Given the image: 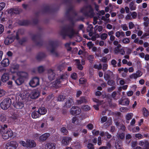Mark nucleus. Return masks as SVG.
<instances>
[{
  "mask_svg": "<svg viewBox=\"0 0 149 149\" xmlns=\"http://www.w3.org/2000/svg\"><path fill=\"white\" fill-rule=\"evenodd\" d=\"M26 142L27 143V148H33L36 146V144L33 140L27 139Z\"/></svg>",
  "mask_w": 149,
  "mask_h": 149,
  "instance_id": "ddd939ff",
  "label": "nucleus"
},
{
  "mask_svg": "<svg viewBox=\"0 0 149 149\" xmlns=\"http://www.w3.org/2000/svg\"><path fill=\"white\" fill-rule=\"evenodd\" d=\"M6 132L8 136H9V137L14 138L15 137V136L13 135V131L10 128H8V129Z\"/></svg>",
  "mask_w": 149,
  "mask_h": 149,
  "instance_id": "cd10ccee",
  "label": "nucleus"
},
{
  "mask_svg": "<svg viewBox=\"0 0 149 149\" xmlns=\"http://www.w3.org/2000/svg\"><path fill=\"white\" fill-rule=\"evenodd\" d=\"M56 144L52 143H47L45 146L46 149H55Z\"/></svg>",
  "mask_w": 149,
  "mask_h": 149,
  "instance_id": "a211bd4d",
  "label": "nucleus"
},
{
  "mask_svg": "<svg viewBox=\"0 0 149 149\" xmlns=\"http://www.w3.org/2000/svg\"><path fill=\"white\" fill-rule=\"evenodd\" d=\"M133 116V114L131 113H128L126 116V119L127 120H130Z\"/></svg>",
  "mask_w": 149,
  "mask_h": 149,
  "instance_id": "79ce46f5",
  "label": "nucleus"
},
{
  "mask_svg": "<svg viewBox=\"0 0 149 149\" xmlns=\"http://www.w3.org/2000/svg\"><path fill=\"white\" fill-rule=\"evenodd\" d=\"M94 58V56L93 55H89L87 59L91 63H92L93 62V59Z\"/></svg>",
  "mask_w": 149,
  "mask_h": 149,
  "instance_id": "37998d69",
  "label": "nucleus"
},
{
  "mask_svg": "<svg viewBox=\"0 0 149 149\" xmlns=\"http://www.w3.org/2000/svg\"><path fill=\"white\" fill-rule=\"evenodd\" d=\"M70 77L72 79L76 80L77 77V74L76 73L74 72L71 74Z\"/></svg>",
  "mask_w": 149,
  "mask_h": 149,
  "instance_id": "de8ad7c7",
  "label": "nucleus"
},
{
  "mask_svg": "<svg viewBox=\"0 0 149 149\" xmlns=\"http://www.w3.org/2000/svg\"><path fill=\"white\" fill-rule=\"evenodd\" d=\"M47 110L44 107H41L38 110V113L40 115H44L47 112Z\"/></svg>",
  "mask_w": 149,
  "mask_h": 149,
  "instance_id": "393cba45",
  "label": "nucleus"
},
{
  "mask_svg": "<svg viewBox=\"0 0 149 149\" xmlns=\"http://www.w3.org/2000/svg\"><path fill=\"white\" fill-rule=\"evenodd\" d=\"M6 120V116L3 113L0 114V121L2 122H4Z\"/></svg>",
  "mask_w": 149,
  "mask_h": 149,
  "instance_id": "473e14b6",
  "label": "nucleus"
},
{
  "mask_svg": "<svg viewBox=\"0 0 149 149\" xmlns=\"http://www.w3.org/2000/svg\"><path fill=\"white\" fill-rule=\"evenodd\" d=\"M87 147L88 149H94V145L91 143H88L87 145Z\"/></svg>",
  "mask_w": 149,
  "mask_h": 149,
  "instance_id": "8fccbe9b",
  "label": "nucleus"
},
{
  "mask_svg": "<svg viewBox=\"0 0 149 149\" xmlns=\"http://www.w3.org/2000/svg\"><path fill=\"white\" fill-rule=\"evenodd\" d=\"M73 103V100L72 98L69 97L64 104L63 107L68 108H70L72 105Z\"/></svg>",
  "mask_w": 149,
  "mask_h": 149,
  "instance_id": "0eeeda50",
  "label": "nucleus"
},
{
  "mask_svg": "<svg viewBox=\"0 0 149 149\" xmlns=\"http://www.w3.org/2000/svg\"><path fill=\"white\" fill-rule=\"evenodd\" d=\"M61 131L63 133V135H66L68 134V132L67 130L65 127H63L61 128Z\"/></svg>",
  "mask_w": 149,
  "mask_h": 149,
  "instance_id": "f704fd0d",
  "label": "nucleus"
},
{
  "mask_svg": "<svg viewBox=\"0 0 149 149\" xmlns=\"http://www.w3.org/2000/svg\"><path fill=\"white\" fill-rule=\"evenodd\" d=\"M111 64L113 65L114 67H116V64L117 62L115 59H112L111 62Z\"/></svg>",
  "mask_w": 149,
  "mask_h": 149,
  "instance_id": "774afa93",
  "label": "nucleus"
},
{
  "mask_svg": "<svg viewBox=\"0 0 149 149\" xmlns=\"http://www.w3.org/2000/svg\"><path fill=\"white\" fill-rule=\"evenodd\" d=\"M129 7L131 10H135L136 8V6L134 5V3L133 2H131L130 3Z\"/></svg>",
  "mask_w": 149,
  "mask_h": 149,
  "instance_id": "72a5a7b5",
  "label": "nucleus"
},
{
  "mask_svg": "<svg viewBox=\"0 0 149 149\" xmlns=\"http://www.w3.org/2000/svg\"><path fill=\"white\" fill-rule=\"evenodd\" d=\"M107 84L109 86H113L115 84V82L112 79H109L108 80Z\"/></svg>",
  "mask_w": 149,
  "mask_h": 149,
  "instance_id": "e433bc0d",
  "label": "nucleus"
},
{
  "mask_svg": "<svg viewBox=\"0 0 149 149\" xmlns=\"http://www.w3.org/2000/svg\"><path fill=\"white\" fill-rule=\"evenodd\" d=\"M93 26L92 24H90L88 25L86 31L87 32L93 30Z\"/></svg>",
  "mask_w": 149,
  "mask_h": 149,
  "instance_id": "864d4df0",
  "label": "nucleus"
},
{
  "mask_svg": "<svg viewBox=\"0 0 149 149\" xmlns=\"http://www.w3.org/2000/svg\"><path fill=\"white\" fill-rule=\"evenodd\" d=\"M50 136L49 133H45L40 136L39 139L40 141L43 142L46 141Z\"/></svg>",
  "mask_w": 149,
  "mask_h": 149,
  "instance_id": "4468645a",
  "label": "nucleus"
},
{
  "mask_svg": "<svg viewBox=\"0 0 149 149\" xmlns=\"http://www.w3.org/2000/svg\"><path fill=\"white\" fill-rule=\"evenodd\" d=\"M104 77L106 81H108L110 77L109 74H107L105 73L104 75Z\"/></svg>",
  "mask_w": 149,
  "mask_h": 149,
  "instance_id": "e2e57ef3",
  "label": "nucleus"
},
{
  "mask_svg": "<svg viewBox=\"0 0 149 149\" xmlns=\"http://www.w3.org/2000/svg\"><path fill=\"white\" fill-rule=\"evenodd\" d=\"M123 42L124 43H128L130 42V40L129 38H124L123 40Z\"/></svg>",
  "mask_w": 149,
  "mask_h": 149,
  "instance_id": "052dcab7",
  "label": "nucleus"
},
{
  "mask_svg": "<svg viewBox=\"0 0 149 149\" xmlns=\"http://www.w3.org/2000/svg\"><path fill=\"white\" fill-rule=\"evenodd\" d=\"M82 108L84 110L86 111L89 110L91 109L90 107L87 105H84V106Z\"/></svg>",
  "mask_w": 149,
  "mask_h": 149,
  "instance_id": "13d9d810",
  "label": "nucleus"
},
{
  "mask_svg": "<svg viewBox=\"0 0 149 149\" xmlns=\"http://www.w3.org/2000/svg\"><path fill=\"white\" fill-rule=\"evenodd\" d=\"M12 79L14 80L15 83L18 86H19L22 84L24 82V79L18 77L17 78V77L13 75L12 77Z\"/></svg>",
  "mask_w": 149,
  "mask_h": 149,
  "instance_id": "423d86ee",
  "label": "nucleus"
},
{
  "mask_svg": "<svg viewBox=\"0 0 149 149\" xmlns=\"http://www.w3.org/2000/svg\"><path fill=\"white\" fill-rule=\"evenodd\" d=\"M139 145L143 147V149H149V143L147 141H141L139 143Z\"/></svg>",
  "mask_w": 149,
  "mask_h": 149,
  "instance_id": "9b49d317",
  "label": "nucleus"
},
{
  "mask_svg": "<svg viewBox=\"0 0 149 149\" xmlns=\"http://www.w3.org/2000/svg\"><path fill=\"white\" fill-rule=\"evenodd\" d=\"M81 13H84V15L86 16H88V12L86 11L85 8H82L80 10Z\"/></svg>",
  "mask_w": 149,
  "mask_h": 149,
  "instance_id": "ea45409f",
  "label": "nucleus"
},
{
  "mask_svg": "<svg viewBox=\"0 0 149 149\" xmlns=\"http://www.w3.org/2000/svg\"><path fill=\"white\" fill-rule=\"evenodd\" d=\"M61 83V81H60V79H57L54 82V84L55 86H58V85H60Z\"/></svg>",
  "mask_w": 149,
  "mask_h": 149,
  "instance_id": "603ef678",
  "label": "nucleus"
},
{
  "mask_svg": "<svg viewBox=\"0 0 149 149\" xmlns=\"http://www.w3.org/2000/svg\"><path fill=\"white\" fill-rule=\"evenodd\" d=\"M19 143L23 146L27 148V143H26L24 141H20L19 142Z\"/></svg>",
  "mask_w": 149,
  "mask_h": 149,
  "instance_id": "680f3d73",
  "label": "nucleus"
},
{
  "mask_svg": "<svg viewBox=\"0 0 149 149\" xmlns=\"http://www.w3.org/2000/svg\"><path fill=\"white\" fill-rule=\"evenodd\" d=\"M19 68V65L18 64H16L13 65L10 69V71L11 73H14L17 72Z\"/></svg>",
  "mask_w": 149,
  "mask_h": 149,
  "instance_id": "dca6fc26",
  "label": "nucleus"
},
{
  "mask_svg": "<svg viewBox=\"0 0 149 149\" xmlns=\"http://www.w3.org/2000/svg\"><path fill=\"white\" fill-rule=\"evenodd\" d=\"M20 38H15V40H16L21 45H22L27 41V38H22V39H20Z\"/></svg>",
  "mask_w": 149,
  "mask_h": 149,
  "instance_id": "aec40b11",
  "label": "nucleus"
},
{
  "mask_svg": "<svg viewBox=\"0 0 149 149\" xmlns=\"http://www.w3.org/2000/svg\"><path fill=\"white\" fill-rule=\"evenodd\" d=\"M31 98L32 99H35L37 98V92H35L32 93L31 96Z\"/></svg>",
  "mask_w": 149,
  "mask_h": 149,
  "instance_id": "49530a36",
  "label": "nucleus"
},
{
  "mask_svg": "<svg viewBox=\"0 0 149 149\" xmlns=\"http://www.w3.org/2000/svg\"><path fill=\"white\" fill-rule=\"evenodd\" d=\"M131 15L132 18L134 19H135L136 18L137 14L136 12H133L131 14Z\"/></svg>",
  "mask_w": 149,
  "mask_h": 149,
  "instance_id": "69168bd1",
  "label": "nucleus"
},
{
  "mask_svg": "<svg viewBox=\"0 0 149 149\" xmlns=\"http://www.w3.org/2000/svg\"><path fill=\"white\" fill-rule=\"evenodd\" d=\"M73 7L72 6H70V8H69L68 9H67L66 10L65 15H70V12H72L73 10Z\"/></svg>",
  "mask_w": 149,
  "mask_h": 149,
  "instance_id": "58836bf2",
  "label": "nucleus"
},
{
  "mask_svg": "<svg viewBox=\"0 0 149 149\" xmlns=\"http://www.w3.org/2000/svg\"><path fill=\"white\" fill-rule=\"evenodd\" d=\"M72 22V26L69 25L67 27H63L60 31V34L63 37L68 36V37H72L75 35H77L79 34V31L75 30L74 29V23L73 22Z\"/></svg>",
  "mask_w": 149,
  "mask_h": 149,
  "instance_id": "f257e3e1",
  "label": "nucleus"
},
{
  "mask_svg": "<svg viewBox=\"0 0 149 149\" xmlns=\"http://www.w3.org/2000/svg\"><path fill=\"white\" fill-rule=\"evenodd\" d=\"M59 42L56 41L50 40L48 42L49 45L52 48L50 50V52L52 54H54L56 56H58V54L55 51V49L59 45Z\"/></svg>",
  "mask_w": 149,
  "mask_h": 149,
  "instance_id": "7ed1b4c3",
  "label": "nucleus"
},
{
  "mask_svg": "<svg viewBox=\"0 0 149 149\" xmlns=\"http://www.w3.org/2000/svg\"><path fill=\"white\" fill-rule=\"evenodd\" d=\"M1 63L3 67H5L9 65V61L8 58H5L1 61Z\"/></svg>",
  "mask_w": 149,
  "mask_h": 149,
  "instance_id": "b1692460",
  "label": "nucleus"
},
{
  "mask_svg": "<svg viewBox=\"0 0 149 149\" xmlns=\"http://www.w3.org/2000/svg\"><path fill=\"white\" fill-rule=\"evenodd\" d=\"M14 40L15 38H5L4 43L6 45H8L12 43Z\"/></svg>",
  "mask_w": 149,
  "mask_h": 149,
  "instance_id": "4be33fe9",
  "label": "nucleus"
},
{
  "mask_svg": "<svg viewBox=\"0 0 149 149\" xmlns=\"http://www.w3.org/2000/svg\"><path fill=\"white\" fill-rule=\"evenodd\" d=\"M130 101L129 100H123V102L122 104V105L127 106L129 104Z\"/></svg>",
  "mask_w": 149,
  "mask_h": 149,
  "instance_id": "6e6d98bb",
  "label": "nucleus"
},
{
  "mask_svg": "<svg viewBox=\"0 0 149 149\" xmlns=\"http://www.w3.org/2000/svg\"><path fill=\"white\" fill-rule=\"evenodd\" d=\"M45 70V68L43 66H40L38 67V72L41 73Z\"/></svg>",
  "mask_w": 149,
  "mask_h": 149,
  "instance_id": "a19ab883",
  "label": "nucleus"
},
{
  "mask_svg": "<svg viewBox=\"0 0 149 149\" xmlns=\"http://www.w3.org/2000/svg\"><path fill=\"white\" fill-rule=\"evenodd\" d=\"M13 106L17 109H21L24 107V104L22 102H16L13 104Z\"/></svg>",
  "mask_w": 149,
  "mask_h": 149,
  "instance_id": "5701e85b",
  "label": "nucleus"
},
{
  "mask_svg": "<svg viewBox=\"0 0 149 149\" xmlns=\"http://www.w3.org/2000/svg\"><path fill=\"white\" fill-rule=\"evenodd\" d=\"M29 84L32 87H34L36 86H37V82L35 84V82L33 79H32L30 81Z\"/></svg>",
  "mask_w": 149,
  "mask_h": 149,
  "instance_id": "4c0bfd02",
  "label": "nucleus"
},
{
  "mask_svg": "<svg viewBox=\"0 0 149 149\" xmlns=\"http://www.w3.org/2000/svg\"><path fill=\"white\" fill-rule=\"evenodd\" d=\"M86 79L84 78H81L79 80V83L82 84L86 83Z\"/></svg>",
  "mask_w": 149,
  "mask_h": 149,
  "instance_id": "a18cd8bd",
  "label": "nucleus"
},
{
  "mask_svg": "<svg viewBox=\"0 0 149 149\" xmlns=\"http://www.w3.org/2000/svg\"><path fill=\"white\" fill-rule=\"evenodd\" d=\"M77 103L78 104H80L83 103H86L88 101L86 97L82 96L80 97L79 100H77Z\"/></svg>",
  "mask_w": 149,
  "mask_h": 149,
  "instance_id": "6ab92c4d",
  "label": "nucleus"
},
{
  "mask_svg": "<svg viewBox=\"0 0 149 149\" xmlns=\"http://www.w3.org/2000/svg\"><path fill=\"white\" fill-rule=\"evenodd\" d=\"M9 79V74L8 73H4L1 77V80L3 82H5Z\"/></svg>",
  "mask_w": 149,
  "mask_h": 149,
  "instance_id": "2eb2a0df",
  "label": "nucleus"
},
{
  "mask_svg": "<svg viewBox=\"0 0 149 149\" xmlns=\"http://www.w3.org/2000/svg\"><path fill=\"white\" fill-rule=\"evenodd\" d=\"M19 10L16 8H11L8 10V13L10 14L11 15L14 14H19Z\"/></svg>",
  "mask_w": 149,
  "mask_h": 149,
  "instance_id": "a878e982",
  "label": "nucleus"
},
{
  "mask_svg": "<svg viewBox=\"0 0 149 149\" xmlns=\"http://www.w3.org/2000/svg\"><path fill=\"white\" fill-rule=\"evenodd\" d=\"M75 61L76 62L77 65V68L80 70H82L83 68V67L82 65L81 64L79 60L77 59H75Z\"/></svg>",
  "mask_w": 149,
  "mask_h": 149,
  "instance_id": "c85d7f7f",
  "label": "nucleus"
},
{
  "mask_svg": "<svg viewBox=\"0 0 149 149\" xmlns=\"http://www.w3.org/2000/svg\"><path fill=\"white\" fill-rule=\"evenodd\" d=\"M2 134V137L5 140L9 138V136H8L6 132L3 133Z\"/></svg>",
  "mask_w": 149,
  "mask_h": 149,
  "instance_id": "3c124183",
  "label": "nucleus"
},
{
  "mask_svg": "<svg viewBox=\"0 0 149 149\" xmlns=\"http://www.w3.org/2000/svg\"><path fill=\"white\" fill-rule=\"evenodd\" d=\"M12 101L10 98L6 97L3 99L0 103V107L3 110H6L10 106Z\"/></svg>",
  "mask_w": 149,
  "mask_h": 149,
  "instance_id": "f03ea898",
  "label": "nucleus"
},
{
  "mask_svg": "<svg viewBox=\"0 0 149 149\" xmlns=\"http://www.w3.org/2000/svg\"><path fill=\"white\" fill-rule=\"evenodd\" d=\"M46 57V54L42 52L38 53V61L42 60Z\"/></svg>",
  "mask_w": 149,
  "mask_h": 149,
  "instance_id": "7c9ffc66",
  "label": "nucleus"
},
{
  "mask_svg": "<svg viewBox=\"0 0 149 149\" xmlns=\"http://www.w3.org/2000/svg\"><path fill=\"white\" fill-rule=\"evenodd\" d=\"M55 74L54 70L51 69H49L48 71V78L50 81H52L55 79Z\"/></svg>",
  "mask_w": 149,
  "mask_h": 149,
  "instance_id": "6e6552de",
  "label": "nucleus"
},
{
  "mask_svg": "<svg viewBox=\"0 0 149 149\" xmlns=\"http://www.w3.org/2000/svg\"><path fill=\"white\" fill-rule=\"evenodd\" d=\"M84 8H85L86 10L88 8H89L90 10L88 12L91 14H93V9L91 5L87 4V5L85 6Z\"/></svg>",
  "mask_w": 149,
  "mask_h": 149,
  "instance_id": "2f4dec72",
  "label": "nucleus"
},
{
  "mask_svg": "<svg viewBox=\"0 0 149 149\" xmlns=\"http://www.w3.org/2000/svg\"><path fill=\"white\" fill-rule=\"evenodd\" d=\"M72 139L70 137L65 136L63 137L62 141V144L64 146H66L68 145Z\"/></svg>",
  "mask_w": 149,
  "mask_h": 149,
  "instance_id": "9d476101",
  "label": "nucleus"
},
{
  "mask_svg": "<svg viewBox=\"0 0 149 149\" xmlns=\"http://www.w3.org/2000/svg\"><path fill=\"white\" fill-rule=\"evenodd\" d=\"M93 68L95 69H97L98 70H100L102 68V65L100 63L99 65L95 64L93 66Z\"/></svg>",
  "mask_w": 149,
  "mask_h": 149,
  "instance_id": "c03bdc74",
  "label": "nucleus"
},
{
  "mask_svg": "<svg viewBox=\"0 0 149 149\" xmlns=\"http://www.w3.org/2000/svg\"><path fill=\"white\" fill-rule=\"evenodd\" d=\"M142 111L144 117H147L149 115V112L148 109L145 107H143L142 109Z\"/></svg>",
  "mask_w": 149,
  "mask_h": 149,
  "instance_id": "c756f323",
  "label": "nucleus"
},
{
  "mask_svg": "<svg viewBox=\"0 0 149 149\" xmlns=\"http://www.w3.org/2000/svg\"><path fill=\"white\" fill-rule=\"evenodd\" d=\"M43 11L44 13H51L54 12V10L51 6L47 5L44 7Z\"/></svg>",
  "mask_w": 149,
  "mask_h": 149,
  "instance_id": "1a4fd4ad",
  "label": "nucleus"
},
{
  "mask_svg": "<svg viewBox=\"0 0 149 149\" xmlns=\"http://www.w3.org/2000/svg\"><path fill=\"white\" fill-rule=\"evenodd\" d=\"M138 72H139L136 71V74H134L132 75L130 77L131 78L136 79L137 78L140 77V75H138Z\"/></svg>",
  "mask_w": 149,
  "mask_h": 149,
  "instance_id": "09e8293b",
  "label": "nucleus"
},
{
  "mask_svg": "<svg viewBox=\"0 0 149 149\" xmlns=\"http://www.w3.org/2000/svg\"><path fill=\"white\" fill-rule=\"evenodd\" d=\"M8 129V126L6 124L1 125L0 124V134H2L5 132Z\"/></svg>",
  "mask_w": 149,
  "mask_h": 149,
  "instance_id": "f3484780",
  "label": "nucleus"
},
{
  "mask_svg": "<svg viewBox=\"0 0 149 149\" xmlns=\"http://www.w3.org/2000/svg\"><path fill=\"white\" fill-rule=\"evenodd\" d=\"M17 75L18 77L24 79L27 78L28 76V74L27 73L24 72H17Z\"/></svg>",
  "mask_w": 149,
  "mask_h": 149,
  "instance_id": "f8f14e48",
  "label": "nucleus"
},
{
  "mask_svg": "<svg viewBox=\"0 0 149 149\" xmlns=\"http://www.w3.org/2000/svg\"><path fill=\"white\" fill-rule=\"evenodd\" d=\"M70 113L73 116L79 114L81 112V109L77 106H74L72 107L70 109Z\"/></svg>",
  "mask_w": 149,
  "mask_h": 149,
  "instance_id": "39448f33",
  "label": "nucleus"
},
{
  "mask_svg": "<svg viewBox=\"0 0 149 149\" xmlns=\"http://www.w3.org/2000/svg\"><path fill=\"white\" fill-rule=\"evenodd\" d=\"M65 99V96L63 95H59L57 97V100L58 101H63Z\"/></svg>",
  "mask_w": 149,
  "mask_h": 149,
  "instance_id": "c9c22d12",
  "label": "nucleus"
},
{
  "mask_svg": "<svg viewBox=\"0 0 149 149\" xmlns=\"http://www.w3.org/2000/svg\"><path fill=\"white\" fill-rule=\"evenodd\" d=\"M118 137L121 139H123L125 138V134L124 133H121L118 135Z\"/></svg>",
  "mask_w": 149,
  "mask_h": 149,
  "instance_id": "0e129e2a",
  "label": "nucleus"
},
{
  "mask_svg": "<svg viewBox=\"0 0 149 149\" xmlns=\"http://www.w3.org/2000/svg\"><path fill=\"white\" fill-rule=\"evenodd\" d=\"M107 34L105 33H104L102 34L100 37V36L98 34H97V36H92L91 37H107Z\"/></svg>",
  "mask_w": 149,
  "mask_h": 149,
  "instance_id": "5fc2aeb1",
  "label": "nucleus"
},
{
  "mask_svg": "<svg viewBox=\"0 0 149 149\" xmlns=\"http://www.w3.org/2000/svg\"><path fill=\"white\" fill-rule=\"evenodd\" d=\"M99 130H93L92 131L93 134L95 136L98 135L99 134Z\"/></svg>",
  "mask_w": 149,
  "mask_h": 149,
  "instance_id": "338daca9",
  "label": "nucleus"
},
{
  "mask_svg": "<svg viewBox=\"0 0 149 149\" xmlns=\"http://www.w3.org/2000/svg\"><path fill=\"white\" fill-rule=\"evenodd\" d=\"M6 6V4L3 2L0 3V11H1V10L4 8Z\"/></svg>",
  "mask_w": 149,
  "mask_h": 149,
  "instance_id": "4d7b16f0",
  "label": "nucleus"
},
{
  "mask_svg": "<svg viewBox=\"0 0 149 149\" xmlns=\"http://www.w3.org/2000/svg\"><path fill=\"white\" fill-rule=\"evenodd\" d=\"M121 27L124 31H125L128 30V27L126 24L121 25Z\"/></svg>",
  "mask_w": 149,
  "mask_h": 149,
  "instance_id": "bf43d9fd",
  "label": "nucleus"
},
{
  "mask_svg": "<svg viewBox=\"0 0 149 149\" xmlns=\"http://www.w3.org/2000/svg\"><path fill=\"white\" fill-rule=\"evenodd\" d=\"M20 38H15V40H16L21 45H22L27 41V38H22V39H20Z\"/></svg>",
  "mask_w": 149,
  "mask_h": 149,
  "instance_id": "412c9836",
  "label": "nucleus"
},
{
  "mask_svg": "<svg viewBox=\"0 0 149 149\" xmlns=\"http://www.w3.org/2000/svg\"><path fill=\"white\" fill-rule=\"evenodd\" d=\"M18 146V144L16 141H12L6 143L5 146L6 149H16Z\"/></svg>",
  "mask_w": 149,
  "mask_h": 149,
  "instance_id": "20e7f679",
  "label": "nucleus"
},
{
  "mask_svg": "<svg viewBox=\"0 0 149 149\" xmlns=\"http://www.w3.org/2000/svg\"><path fill=\"white\" fill-rule=\"evenodd\" d=\"M38 38V47L39 46L45 47L47 45V42L46 41L43 40H40L39 38Z\"/></svg>",
  "mask_w": 149,
  "mask_h": 149,
  "instance_id": "bb28decb",
  "label": "nucleus"
}]
</instances>
